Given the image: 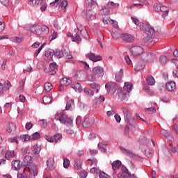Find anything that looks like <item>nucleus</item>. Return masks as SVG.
<instances>
[{
  "label": "nucleus",
  "instance_id": "43",
  "mask_svg": "<svg viewBox=\"0 0 178 178\" xmlns=\"http://www.w3.org/2000/svg\"><path fill=\"white\" fill-rule=\"evenodd\" d=\"M51 35L49 38V41H54V40L58 38V32L55 31V30H51Z\"/></svg>",
  "mask_w": 178,
  "mask_h": 178
},
{
  "label": "nucleus",
  "instance_id": "48",
  "mask_svg": "<svg viewBox=\"0 0 178 178\" xmlns=\"http://www.w3.org/2000/svg\"><path fill=\"white\" fill-rule=\"evenodd\" d=\"M10 41H12V42H17L18 44H20V42H22V41H23V38H19L17 36H14L10 38Z\"/></svg>",
  "mask_w": 178,
  "mask_h": 178
},
{
  "label": "nucleus",
  "instance_id": "34",
  "mask_svg": "<svg viewBox=\"0 0 178 178\" xmlns=\"http://www.w3.org/2000/svg\"><path fill=\"white\" fill-rule=\"evenodd\" d=\"M144 69V63L143 61H140L135 65L134 70L136 72H140V70H143Z\"/></svg>",
  "mask_w": 178,
  "mask_h": 178
},
{
  "label": "nucleus",
  "instance_id": "5",
  "mask_svg": "<svg viewBox=\"0 0 178 178\" xmlns=\"http://www.w3.org/2000/svg\"><path fill=\"white\" fill-rule=\"evenodd\" d=\"M105 88L110 94L113 95L118 90V85L115 82H108L106 84Z\"/></svg>",
  "mask_w": 178,
  "mask_h": 178
},
{
  "label": "nucleus",
  "instance_id": "57",
  "mask_svg": "<svg viewBox=\"0 0 178 178\" xmlns=\"http://www.w3.org/2000/svg\"><path fill=\"white\" fill-rule=\"evenodd\" d=\"M84 92L86 93V95H88L89 97H92V95H94V92L89 88H85Z\"/></svg>",
  "mask_w": 178,
  "mask_h": 178
},
{
  "label": "nucleus",
  "instance_id": "2",
  "mask_svg": "<svg viewBox=\"0 0 178 178\" xmlns=\"http://www.w3.org/2000/svg\"><path fill=\"white\" fill-rule=\"evenodd\" d=\"M143 31H145V33L147 35L143 39L144 42H148L149 40L155 37V29H154V27L151 26V25L145 24Z\"/></svg>",
  "mask_w": 178,
  "mask_h": 178
},
{
  "label": "nucleus",
  "instance_id": "21",
  "mask_svg": "<svg viewBox=\"0 0 178 178\" xmlns=\"http://www.w3.org/2000/svg\"><path fill=\"white\" fill-rule=\"evenodd\" d=\"M47 166L49 170H54L55 169V160L53 157H50L47 159Z\"/></svg>",
  "mask_w": 178,
  "mask_h": 178
},
{
  "label": "nucleus",
  "instance_id": "27",
  "mask_svg": "<svg viewBox=\"0 0 178 178\" xmlns=\"http://www.w3.org/2000/svg\"><path fill=\"white\" fill-rule=\"evenodd\" d=\"M24 162L25 165H26V167L29 165H33V157L30 155H26L24 158Z\"/></svg>",
  "mask_w": 178,
  "mask_h": 178
},
{
  "label": "nucleus",
  "instance_id": "55",
  "mask_svg": "<svg viewBox=\"0 0 178 178\" xmlns=\"http://www.w3.org/2000/svg\"><path fill=\"white\" fill-rule=\"evenodd\" d=\"M149 143V140L145 136H143L140 138V144H144L145 145H147Z\"/></svg>",
  "mask_w": 178,
  "mask_h": 178
},
{
  "label": "nucleus",
  "instance_id": "7",
  "mask_svg": "<svg viewBox=\"0 0 178 178\" xmlns=\"http://www.w3.org/2000/svg\"><path fill=\"white\" fill-rule=\"evenodd\" d=\"M25 170H28L29 173L32 176H37L38 175V168L35 164H29L25 168Z\"/></svg>",
  "mask_w": 178,
  "mask_h": 178
},
{
  "label": "nucleus",
  "instance_id": "51",
  "mask_svg": "<svg viewBox=\"0 0 178 178\" xmlns=\"http://www.w3.org/2000/svg\"><path fill=\"white\" fill-rule=\"evenodd\" d=\"M51 101H52V99L51 98V96L43 97V103L45 104V105H48V104H51Z\"/></svg>",
  "mask_w": 178,
  "mask_h": 178
},
{
  "label": "nucleus",
  "instance_id": "6",
  "mask_svg": "<svg viewBox=\"0 0 178 178\" xmlns=\"http://www.w3.org/2000/svg\"><path fill=\"white\" fill-rule=\"evenodd\" d=\"M144 60L149 63H152L156 60V56L154 53H144L142 56Z\"/></svg>",
  "mask_w": 178,
  "mask_h": 178
},
{
  "label": "nucleus",
  "instance_id": "62",
  "mask_svg": "<svg viewBox=\"0 0 178 178\" xmlns=\"http://www.w3.org/2000/svg\"><path fill=\"white\" fill-rule=\"evenodd\" d=\"M145 155H146L147 158H151L152 156V150L147 148L145 152Z\"/></svg>",
  "mask_w": 178,
  "mask_h": 178
},
{
  "label": "nucleus",
  "instance_id": "23",
  "mask_svg": "<svg viewBox=\"0 0 178 178\" xmlns=\"http://www.w3.org/2000/svg\"><path fill=\"white\" fill-rule=\"evenodd\" d=\"M136 1H138L140 3H134V4H132V5H129L127 6L128 9H133L134 6H136V8H138L139 9H141V8H143V4L147 3V1H145V0H136Z\"/></svg>",
  "mask_w": 178,
  "mask_h": 178
},
{
  "label": "nucleus",
  "instance_id": "63",
  "mask_svg": "<svg viewBox=\"0 0 178 178\" xmlns=\"http://www.w3.org/2000/svg\"><path fill=\"white\" fill-rule=\"evenodd\" d=\"M99 178H111L109 175H108L106 173L104 172H100L99 175Z\"/></svg>",
  "mask_w": 178,
  "mask_h": 178
},
{
  "label": "nucleus",
  "instance_id": "36",
  "mask_svg": "<svg viewBox=\"0 0 178 178\" xmlns=\"http://www.w3.org/2000/svg\"><path fill=\"white\" fill-rule=\"evenodd\" d=\"M131 88H133V84L130 82H125L124 86V91L127 92H130L131 91Z\"/></svg>",
  "mask_w": 178,
  "mask_h": 178
},
{
  "label": "nucleus",
  "instance_id": "17",
  "mask_svg": "<svg viewBox=\"0 0 178 178\" xmlns=\"http://www.w3.org/2000/svg\"><path fill=\"white\" fill-rule=\"evenodd\" d=\"M165 88L169 92H173L176 90V82L175 81H168L165 84Z\"/></svg>",
  "mask_w": 178,
  "mask_h": 178
},
{
  "label": "nucleus",
  "instance_id": "25",
  "mask_svg": "<svg viewBox=\"0 0 178 178\" xmlns=\"http://www.w3.org/2000/svg\"><path fill=\"white\" fill-rule=\"evenodd\" d=\"M29 5H30V6H41V5H42L43 2L42 0H29Z\"/></svg>",
  "mask_w": 178,
  "mask_h": 178
},
{
  "label": "nucleus",
  "instance_id": "3",
  "mask_svg": "<svg viewBox=\"0 0 178 178\" xmlns=\"http://www.w3.org/2000/svg\"><path fill=\"white\" fill-rule=\"evenodd\" d=\"M153 9L156 12H163L162 17L165 19L168 15H169V9L165 6H162L159 3H155L153 6Z\"/></svg>",
  "mask_w": 178,
  "mask_h": 178
},
{
  "label": "nucleus",
  "instance_id": "58",
  "mask_svg": "<svg viewBox=\"0 0 178 178\" xmlns=\"http://www.w3.org/2000/svg\"><path fill=\"white\" fill-rule=\"evenodd\" d=\"M107 6L110 9H115V8H116V3H115L113 1H108L107 3Z\"/></svg>",
  "mask_w": 178,
  "mask_h": 178
},
{
  "label": "nucleus",
  "instance_id": "37",
  "mask_svg": "<svg viewBox=\"0 0 178 178\" xmlns=\"http://www.w3.org/2000/svg\"><path fill=\"white\" fill-rule=\"evenodd\" d=\"M115 81L119 83L122 79H123V70H120L118 72L115 74Z\"/></svg>",
  "mask_w": 178,
  "mask_h": 178
},
{
  "label": "nucleus",
  "instance_id": "10",
  "mask_svg": "<svg viewBox=\"0 0 178 178\" xmlns=\"http://www.w3.org/2000/svg\"><path fill=\"white\" fill-rule=\"evenodd\" d=\"M59 121L60 123H63V124H67V126L73 123V120L67 118V115L63 113L60 114L59 117Z\"/></svg>",
  "mask_w": 178,
  "mask_h": 178
},
{
  "label": "nucleus",
  "instance_id": "20",
  "mask_svg": "<svg viewBox=\"0 0 178 178\" xmlns=\"http://www.w3.org/2000/svg\"><path fill=\"white\" fill-rule=\"evenodd\" d=\"M56 70H58V65H56V63H51L49 65V74L54 76V74L56 73Z\"/></svg>",
  "mask_w": 178,
  "mask_h": 178
},
{
  "label": "nucleus",
  "instance_id": "54",
  "mask_svg": "<svg viewBox=\"0 0 178 178\" xmlns=\"http://www.w3.org/2000/svg\"><path fill=\"white\" fill-rule=\"evenodd\" d=\"M159 62L161 65H165L168 62V57L165 56H160Z\"/></svg>",
  "mask_w": 178,
  "mask_h": 178
},
{
  "label": "nucleus",
  "instance_id": "19",
  "mask_svg": "<svg viewBox=\"0 0 178 178\" xmlns=\"http://www.w3.org/2000/svg\"><path fill=\"white\" fill-rule=\"evenodd\" d=\"M67 7V0H60L58 9L60 12H66V8Z\"/></svg>",
  "mask_w": 178,
  "mask_h": 178
},
{
  "label": "nucleus",
  "instance_id": "26",
  "mask_svg": "<svg viewBox=\"0 0 178 178\" xmlns=\"http://www.w3.org/2000/svg\"><path fill=\"white\" fill-rule=\"evenodd\" d=\"M11 165H12V169H13V170H19V169H20L22 166V165L20 164V161L19 160L13 161Z\"/></svg>",
  "mask_w": 178,
  "mask_h": 178
},
{
  "label": "nucleus",
  "instance_id": "59",
  "mask_svg": "<svg viewBox=\"0 0 178 178\" xmlns=\"http://www.w3.org/2000/svg\"><path fill=\"white\" fill-rule=\"evenodd\" d=\"M45 56L49 58V56H54V50L49 49L45 51Z\"/></svg>",
  "mask_w": 178,
  "mask_h": 178
},
{
  "label": "nucleus",
  "instance_id": "61",
  "mask_svg": "<svg viewBox=\"0 0 178 178\" xmlns=\"http://www.w3.org/2000/svg\"><path fill=\"white\" fill-rule=\"evenodd\" d=\"M8 143H15V144H19V140H17V138L16 137H13V138H8Z\"/></svg>",
  "mask_w": 178,
  "mask_h": 178
},
{
  "label": "nucleus",
  "instance_id": "12",
  "mask_svg": "<svg viewBox=\"0 0 178 178\" xmlns=\"http://www.w3.org/2000/svg\"><path fill=\"white\" fill-rule=\"evenodd\" d=\"M86 56V58H88L90 60H92V62H99V60H102V56H95L92 52L88 53Z\"/></svg>",
  "mask_w": 178,
  "mask_h": 178
},
{
  "label": "nucleus",
  "instance_id": "46",
  "mask_svg": "<svg viewBox=\"0 0 178 178\" xmlns=\"http://www.w3.org/2000/svg\"><path fill=\"white\" fill-rule=\"evenodd\" d=\"M90 86L91 88H92L93 90H96V92H99V90L101 88V86H99V84L97 83H90Z\"/></svg>",
  "mask_w": 178,
  "mask_h": 178
},
{
  "label": "nucleus",
  "instance_id": "45",
  "mask_svg": "<svg viewBox=\"0 0 178 178\" xmlns=\"http://www.w3.org/2000/svg\"><path fill=\"white\" fill-rule=\"evenodd\" d=\"M104 145L105 143L104 142H100L98 143L97 147L101 152H106L107 149L106 147H104Z\"/></svg>",
  "mask_w": 178,
  "mask_h": 178
},
{
  "label": "nucleus",
  "instance_id": "64",
  "mask_svg": "<svg viewBox=\"0 0 178 178\" xmlns=\"http://www.w3.org/2000/svg\"><path fill=\"white\" fill-rule=\"evenodd\" d=\"M39 124L41 127H47V120H41L39 121Z\"/></svg>",
  "mask_w": 178,
  "mask_h": 178
},
{
  "label": "nucleus",
  "instance_id": "9",
  "mask_svg": "<svg viewBox=\"0 0 178 178\" xmlns=\"http://www.w3.org/2000/svg\"><path fill=\"white\" fill-rule=\"evenodd\" d=\"M122 168V162L119 160H116L112 163V169H113V176L115 177L118 173V170H119Z\"/></svg>",
  "mask_w": 178,
  "mask_h": 178
},
{
  "label": "nucleus",
  "instance_id": "33",
  "mask_svg": "<svg viewBox=\"0 0 178 178\" xmlns=\"http://www.w3.org/2000/svg\"><path fill=\"white\" fill-rule=\"evenodd\" d=\"M111 13V10L106 8V6H102V9L100 10V15L102 16H108Z\"/></svg>",
  "mask_w": 178,
  "mask_h": 178
},
{
  "label": "nucleus",
  "instance_id": "52",
  "mask_svg": "<svg viewBox=\"0 0 178 178\" xmlns=\"http://www.w3.org/2000/svg\"><path fill=\"white\" fill-rule=\"evenodd\" d=\"M81 34L82 35V37H83V38H86V40H88V38H89L88 37V33L87 32V30H86V29L83 28L82 29H81Z\"/></svg>",
  "mask_w": 178,
  "mask_h": 178
},
{
  "label": "nucleus",
  "instance_id": "1",
  "mask_svg": "<svg viewBox=\"0 0 178 178\" xmlns=\"http://www.w3.org/2000/svg\"><path fill=\"white\" fill-rule=\"evenodd\" d=\"M105 74V70L104 67L101 66H96L92 68V74L87 75V80L88 81H95L97 80V77H104Z\"/></svg>",
  "mask_w": 178,
  "mask_h": 178
},
{
  "label": "nucleus",
  "instance_id": "16",
  "mask_svg": "<svg viewBox=\"0 0 178 178\" xmlns=\"http://www.w3.org/2000/svg\"><path fill=\"white\" fill-rule=\"evenodd\" d=\"M133 23H134V24L136 25L137 29L138 30H144V27H145V24L140 22V20H138V19L134 17H131Z\"/></svg>",
  "mask_w": 178,
  "mask_h": 178
},
{
  "label": "nucleus",
  "instance_id": "49",
  "mask_svg": "<svg viewBox=\"0 0 178 178\" xmlns=\"http://www.w3.org/2000/svg\"><path fill=\"white\" fill-rule=\"evenodd\" d=\"M54 140L55 141L56 144L58 143H60V141H62V134H57L54 135Z\"/></svg>",
  "mask_w": 178,
  "mask_h": 178
},
{
  "label": "nucleus",
  "instance_id": "35",
  "mask_svg": "<svg viewBox=\"0 0 178 178\" xmlns=\"http://www.w3.org/2000/svg\"><path fill=\"white\" fill-rule=\"evenodd\" d=\"M60 84L62 86H70V84H72V79H67V78H63L60 80Z\"/></svg>",
  "mask_w": 178,
  "mask_h": 178
},
{
  "label": "nucleus",
  "instance_id": "53",
  "mask_svg": "<svg viewBox=\"0 0 178 178\" xmlns=\"http://www.w3.org/2000/svg\"><path fill=\"white\" fill-rule=\"evenodd\" d=\"M90 173H92V175H95V173H101V170H99V168L93 166L90 169Z\"/></svg>",
  "mask_w": 178,
  "mask_h": 178
},
{
  "label": "nucleus",
  "instance_id": "40",
  "mask_svg": "<svg viewBox=\"0 0 178 178\" xmlns=\"http://www.w3.org/2000/svg\"><path fill=\"white\" fill-rule=\"evenodd\" d=\"M19 138L23 143H26V141H30L31 140V136L29 134H23L19 136Z\"/></svg>",
  "mask_w": 178,
  "mask_h": 178
},
{
  "label": "nucleus",
  "instance_id": "15",
  "mask_svg": "<svg viewBox=\"0 0 178 178\" xmlns=\"http://www.w3.org/2000/svg\"><path fill=\"white\" fill-rule=\"evenodd\" d=\"M95 120L92 118H86L84 122H83V127L85 129H88V127H91L94 124Z\"/></svg>",
  "mask_w": 178,
  "mask_h": 178
},
{
  "label": "nucleus",
  "instance_id": "30",
  "mask_svg": "<svg viewBox=\"0 0 178 178\" xmlns=\"http://www.w3.org/2000/svg\"><path fill=\"white\" fill-rule=\"evenodd\" d=\"M74 108V101L70 99L68 102H67V104L65 106V111H72V109Z\"/></svg>",
  "mask_w": 178,
  "mask_h": 178
},
{
  "label": "nucleus",
  "instance_id": "31",
  "mask_svg": "<svg viewBox=\"0 0 178 178\" xmlns=\"http://www.w3.org/2000/svg\"><path fill=\"white\" fill-rule=\"evenodd\" d=\"M71 87L73 90H75L76 92H81L83 91V88L79 83L72 84Z\"/></svg>",
  "mask_w": 178,
  "mask_h": 178
},
{
  "label": "nucleus",
  "instance_id": "41",
  "mask_svg": "<svg viewBox=\"0 0 178 178\" xmlns=\"http://www.w3.org/2000/svg\"><path fill=\"white\" fill-rule=\"evenodd\" d=\"M53 55L54 56H56L58 59H60V58H63V53L59 49L54 50Z\"/></svg>",
  "mask_w": 178,
  "mask_h": 178
},
{
  "label": "nucleus",
  "instance_id": "29",
  "mask_svg": "<svg viewBox=\"0 0 178 178\" xmlns=\"http://www.w3.org/2000/svg\"><path fill=\"white\" fill-rule=\"evenodd\" d=\"M16 156V153L13 150H8L5 154L6 159H10L11 158H15Z\"/></svg>",
  "mask_w": 178,
  "mask_h": 178
},
{
  "label": "nucleus",
  "instance_id": "42",
  "mask_svg": "<svg viewBox=\"0 0 178 178\" xmlns=\"http://www.w3.org/2000/svg\"><path fill=\"white\" fill-rule=\"evenodd\" d=\"M86 3L88 8H94L97 5V2L94 0H86Z\"/></svg>",
  "mask_w": 178,
  "mask_h": 178
},
{
  "label": "nucleus",
  "instance_id": "47",
  "mask_svg": "<svg viewBox=\"0 0 178 178\" xmlns=\"http://www.w3.org/2000/svg\"><path fill=\"white\" fill-rule=\"evenodd\" d=\"M143 90L148 95H152V94H154V92L147 85L143 86Z\"/></svg>",
  "mask_w": 178,
  "mask_h": 178
},
{
  "label": "nucleus",
  "instance_id": "28",
  "mask_svg": "<svg viewBox=\"0 0 178 178\" xmlns=\"http://www.w3.org/2000/svg\"><path fill=\"white\" fill-rule=\"evenodd\" d=\"M74 168L76 169V170H80L83 166V163H81V161L79 159H76L74 161Z\"/></svg>",
  "mask_w": 178,
  "mask_h": 178
},
{
  "label": "nucleus",
  "instance_id": "4",
  "mask_svg": "<svg viewBox=\"0 0 178 178\" xmlns=\"http://www.w3.org/2000/svg\"><path fill=\"white\" fill-rule=\"evenodd\" d=\"M83 15L88 22H90V20H95V19H97V13L92 10H86L83 11Z\"/></svg>",
  "mask_w": 178,
  "mask_h": 178
},
{
  "label": "nucleus",
  "instance_id": "60",
  "mask_svg": "<svg viewBox=\"0 0 178 178\" xmlns=\"http://www.w3.org/2000/svg\"><path fill=\"white\" fill-rule=\"evenodd\" d=\"M40 137V133L35 132L33 134H32V136H31V140H38Z\"/></svg>",
  "mask_w": 178,
  "mask_h": 178
},
{
  "label": "nucleus",
  "instance_id": "50",
  "mask_svg": "<svg viewBox=\"0 0 178 178\" xmlns=\"http://www.w3.org/2000/svg\"><path fill=\"white\" fill-rule=\"evenodd\" d=\"M72 41H74V42H80L81 41V38L80 37V35L78 33H75L74 36H72Z\"/></svg>",
  "mask_w": 178,
  "mask_h": 178
},
{
  "label": "nucleus",
  "instance_id": "24",
  "mask_svg": "<svg viewBox=\"0 0 178 178\" xmlns=\"http://www.w3.org/2000/svg\"><path fill=\"white\" fill-rule=\"evenodd\" d=\"M7 133H14L16 131V124L13 122L8 123L6 126Z\"/></svg>",
  "mask_w": 178,
  "mask_h": 178
},
{
  "label": "nucleus",
  "instance_id": "56",
  "mask_svg": "<svg viewBox=\"0 0 178 178\" xmlns=\"http://www.w3.org/2000/svg\"><path fill=\"white\" fill-rule=\"evenodd\" d=\"M69 166H70V161L67 159H64L63 168H65V169H69Z\"/></svg>",
  "mask_w": 178,
  "mask_h": 178
},
{
  "label": "nucleus",
  "instance_id": "22",
  "mask_svg": "<svg viewBox=\"0 0 178 178\" xmlns=\"http://www.w3.org/2000/svg\"><path fill=\"white\" fill-rule=\"evenodd\" d=\"M122 38L127 42H133V41H134V37L129 33H123L122 35Z\"/></svg>",
  "mask_w": 178,
  "mask_h": 178
},
{
  "label": "nucleus",
  "instance_id": "44",
  "mask_svg": "<svg viewBox=\"0 0 178 178\" xmlns=\"http://www.w3.org/2000/svg\"><path fill=\"white\" fill-rule=\"evenodd\" d=\"M45 92H49L52 90V84L49 82L45 83L44 85Z\"/></svg>",
  "mask_w": 178,
  "mask_h": 178
},
{
  "label": "nucleus",
  "instance_id": "32",
  "mask_svg": "<svg viewBox=\"0 0 178 178\" xmlns=\"http://www.w3.org/2000/svg\"><path fill=\"white\" fill-rule=\"evenodd\" d=\"M120 151L125 155H127V156H134V154H133V152L131 150H129L123 147H120Z\"/></svg>",
  "mask_w": 178,
  "mask_h": 178
},
{
  "label": "nucleus",
  "instance_id": "8",
  "mask_svg": "<svg viewBox=\"0 0 178 178\" xmlns=\"http://www.w3.org/2000/svg\"><path fill=\"white\" fill-rule=\"evenodd\" d=\"M130 172L129 170L125 166H122L119 172L117 174L118 178H129Z\"/></svg>",
  "mask_w": 178,
  "mask_h": 178
},
{
  "label": "nucleus",
  "instance_id": "11",
  "mask_svg": "<svg viewBox=\"0 0 178 178\" xmlns=\"http://www.w3.org/2000/svg\"><path fill=\"white\" fill-rule=\"evenodd\" d=\"M122 113L124 115V119L126 123L131 124V113L127 108H122Z\"/></svg>",
  "mask_w": 178,
  "mask_h": 178
},
{
  "label": "nucleus",
  "instance_id": "18",
  "mask_svg": "<svg viewBox=\"0 0 178 178\" xmlns=\"http://www.w3.org/2000/svg\"><path fill=\"white\" fill-rule=\"evenodd\" d=\"M41 152V146L38 145H34L31 149V155L33 156H37V155L40 154V152Z\"/></svg>",
  "mask_w": 178,
  "mask_h": 178
},
{
  "label": "nucleus",
  "instance_id": "13",
  "mask_svg": "<svg viewBox=\"0 0 178 178\" xmlns=\"http://www.w3.org/2000/svg\"><path fill=\"white\" fill-rule=\"evenodd\" d=\"M143 52H144V49L140 46H134L131 48V53L134 56H138V55H141Z\"/></svg>",
  "mask_w": 178,
  "mask_h": 178
},
{
  "label": "nucleus",
  "instance_id": "38",
  "mask_svg": "<svg viewBox=\"0 0 178 178\" xmlns=\"http://www.w3.org/2000/svg\"><path fill=\"white\" fill-rule=\"evenodd\" d=\"M146 83L149 86H155V79L152 76L149 75L146 79Z\"/></svg>",
  "mask_w": 178,
  "mask_h": 178
},
{
  "label": "nucleus",
  "instance_id": "39",
  "mask_svg": "<svg viewBox=\"0 0 178 178\" xmlns=\"http://www.w3.org/2000/svg\"><path fill=\"white\" fill-rule=\"evenodd\" d=\"M40 31H41V34H43L44 35H47V34H48L49 33V28H48V26L43 25V26H40Z\"/></svg>",
  "mask_w": 178,
  "mask_h": 178
},
{
  "label": "nucleus",
  "instance_id": "14",
  "mask_svg": "<svg viewBox=\"0 0 178 178\" xmlns=\"http://www.w3.org/2000/svg\"><path fill=\"white\" fill-rule=\"evenodd\" d=\"M29 31L32 34H37L41 35V26L40 25H31L29 28Z\"/></svg>",
  "mask_w": 178,
  "mask_h": 178
}]
</instances>
